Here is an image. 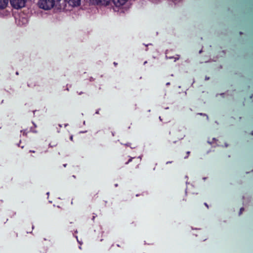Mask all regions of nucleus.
I'll list each match as a JSON object with an SVG mask.
<instances>
[{
    "label": "nucleus",
    "instance_id": "obj_1",
    "mask_svg": "<svg viewBox=\"0 0 253 253\" xmlns=\"http://www.w3.org/2000/svg\"><path fill=\"white\" fill-rule=\"evenodd\" d=\"M55 4L54 0H39L38 2L39 6L44 10L51 9Z\"/></svg>",
    "mask_w": 253,
    "mask_h": 253
},
{
    "label": "nucleus",
    "instance_id": "obj_2",
    "mask_svg": "<svg viewBox=\"0 0 253 253\" xmlns=\"http://www.w3.org/2000/svg\"><path fill=\"white\" fill-rule=\"evenodd\" d=\"M11 6L15 8L19 9L23 7L26 3V0H9Z\"/></svg>",
    "mask_w": 253,
    "mask_h": 253
},
{
    "label": "nucleus",
    "instance_id": "obj_3",
    "mask_svg": "<svg viewBox=\"0 0 253 253\" xmlns=\"http://www.w3.org/2000/svg\"><path fill=\"white\" fill-rule=\"evenodd\" d=\"M66 6L67 4L71 7H76L80 5L81 0H64Z\"/></svg>",
    "mask_w": 253,
    "mask_h": 253
},
{
    "label": "nucleus",
    "instance_id": "obj_4",
    "mask_svg": "<svg viewBox=\"0 0 253 253\" xmlns=\"http://www.w3.org/2000/svg\"><path fill=\"white\" fill-rule=\"evenodd\" d=\"M128 0H113V2L117 7H121L124 6Z\"/></svg>",
    "mask_w": 253,
    "mask_h": 253
},
{
    "label": "nucleus",
    "instance_id": "obj_5",
    "mask_svg": "<svg viewBox=\"0 0 253 253\" xmlns=\"http://www.w3.org/2000/svg\"><path fill=\"white\" fill-rule=\"evenodd\" d=\"M28 22L27 18L24 17L22 15L19 16L18 19L17 21L18 24L20 26H23L26 24Z\"/></svg>",
    "mask_w": 253,
    "mask_h": 253
},
{
    "label": "nucleus",
    "instance_id": "obj_6",
    "mask_svg": "<svg viewBox=\"0 0 253 253\" xmlns=\"http://www.w3.org/2000/svg\"><path fill=\"white\" fill-rule=\"evenodd\" d=\"M9 0H0V9L6 8L8 4Z\"/></svg>",
    "mask_w": 253,
    "mask_h": 253
},
{
    "label": "nucleus",
    "instance_id": "obj_7",
    "mask_svg": "<svg viewBox=\"0 0 253 253\" xmlns=\"http://www.w3.org/2000/svg\"><path fill=\"white\" fill-rule=\"evenodd\" d=\"M95 1L96 3H101L103 4H107L110 1V0H93Z\"/></svg>",
    "mask_w": 253,
    "mask_h": 253
},
{
    "label": "nucleus",
    "instance_id": "obj_8",
    "mask_svg": "<svg viewBox=\"0 0 253 253\" xmlns=\"http://www.w3.org/2000/svg\"><path fill=\"white\" fill-rule=\"evenodd\" d=\"M244 210V209L243 208H242L240 209V212H239V214L240 215L242 213V211Z\"/></svg>",
    "mask_w": 253,
    "mask_h": 253
},
{
    "label": "nucleus",
    "instance_id": "obj_9",
    "mask_svg": "<svg viewBox=\"0 0 253 253\" xmlns=\"http://www.w3.org/2000/svg\"><path fill=\"white\" fill-rule=\"evenodd\" d=\"M190 151H188V152H187V156H186V157H185V158H185V159L187 158H188V155H189V154H190Z\"/></svg>",
    "mask_w": 253,
    "mask_h": 253
},
{
    "label": "nucleus",
    "instance_id": "obj_10",
    "mask_svg": "<svg viewBox=\"0 0 253 253\" xmlns=\"http://www.w3.org/2000/svg\"><path fill=\"white\" fill-rule=\"evenodd\" d=\"M204 205H205L207 208H208V207H209V206H208V204H207L206 203H205L204 204Z\"/></svg>",
    "mask_w": 253,
    "mask_h": 253
},
{
    "label": "nucleus",
    "instance_id": "obj_11",
    "mask_svg": "<svg viewBox=\"0 0 253 253\" xmlns=\"http://www.w3.org/2000/svg\"><path fill=\"white\" fill-rule=\"evenodd\" d=\"M199 114L200 115H204V116L206 115V114H203V113H199Z\"/></svg>",
    "mask_w": 253,
    "mask_h": 253
},
{
    "label": "nucleus",
    "instance_id": "obj_12",
    "mask_svg": "<svg viewBox=\"0 0 253 253\" xmlns=\"http://www.w3.org/2000/svg\"><path fill=\"white\" fill-rule=\"evenodd\" d=\"M70 139H71V140H73V136L72 135H71L70 136Z\"/></svg>",
    "mask_w": 253,
    "mask_h": 253
},
{
    "label": "nucleus",
    "instance_id": "obj_13",
    "mask_svg": "<svg viewBox=\"0 0 253 253\" xmlns=\"http://www.w3.org/2000/svg\"><path fill=\"white\" fill-rule=\"evenodd\" d=\"M131 161V159H129V160L128 161V162L126 163V164H127L129 162Z\"/></svg>",
    "mask_w": 253,
    "mask_h": 253
},
{
    "label": "nucleus",
    "instance_id": "obj_14",
    "mask_svg": "<svg viewBox=\"0 0 253 253\" xmlns=\"http://www.w3.org/2000/svg\"><path fill=\"white\" fill-rule=\"evenodd\" d=\"M169 84H170V83H167L166 84H167V85H169Z\"/></svg>",
    "mask_w": 253,
    "mask_h": 253
},
{
    "label": "nucleus",
    "instance_id": "obj_15",
    "mask_svg": "<svg viewBox=\"0 0 253 253\" xmlns=\"http://www.w3.org/2000/svg\"><path fill=\"white\" fill-rule=\"evenodd\" d=\"M26 133H25V131H24V132H23V135H26Z\"/></svg>",
    "mask_w": 253,
    "mask_h": 253
},
{
    "label": "nucleus",
    "instance_id": "obj_16",
    "mask_svg": "<svg viewBox=\"0 0 253 253\" xmlns=\"http://www.w3.org/2000/svg\"><path fill=\"white\" fill-rule=\"evenodd\" d=\"M96 114H98V113H99V111H97L96 112Z\"/></svg>",
    "mask_w": 253,
    "mask_h": 253
},
{
    "label": "nucleus",
    "instance_id": "obj_17",
    "mask_svg": "<svg viewBox=\"0 0 253 253\" xmlns=\"http://www.w3.org/2000/svg\"><path fill=\"white\" fill-rule=\"evenodd\" d=\"M114 65H116L117 64L116 63H115V62H114Z\"/></svg>",
    "mask_w": 253,
    "mask_h": 253
},
{
    "label": "nucleus",
    "instance_id": "obj_18",
    "mask_svg": "<svg viewBox=\"0 0 253 253\" xmlns=\"http://www.w3.org/2000/svg\"><path fill=\"white\" fill-rule=\"evenodd\" d=\"M16 75H18V74H18V72H17L16 73Z\"/></svg>",
    "mask_w": 253,
    "mask_h": 253
},
{
    "label": "nucleus",
    "instance_id": "obj_19",
    "mask_svg": "<svg viewBox=\"0 0 253 253\" xmlns=\"http://www.w3.org/2000/svg\"><path fill=\"white\" fill-rule=\"evenodd\" d=\"M30 152H33V153H34V152H35V151H30Z\"/></svg>",
    "mask_w": 253,
    "mask_h": 253
},
{
    "label": "nucleus",
    "instance_id": "obj_20",
    "mask_svg": "<svg viewBox=\"0 0 253 253\" xmlns=\"http://www.w3.org/2000/svg\"><path fill=\"white\" fill-rule=\"evenodd\" d=\"M66 166V164L64 165V167H65Z\"/></svg>",
    "mask_w": 253,
    "mask_h": 253
},
{
    "label": "nucleus",
    "instance_id": "obj_21",
    "mask_svg": "<svg viewBox=\"0 0 253 253\" xmlns=\"http://www.w3.org/2000/svg\"><path fill=\"white\" fill-rule=\"evenodd\" d=\"M209 79V78H206V80Z\"/></svg>",
    "mask_w": 253,
    "mask_h": 253
},
{
    "label": "nucleus",
    "instance_id": "obj_22",
    "mask_svg": "<svg viewBox=\"0 0 253 253\" xmlns=\"http://www.w3.org/2000/svg\"><path fill=\"white\" fill-rule=\"evenodd\" d=\"M209 79V78H206V80Z\"/></svg>",
    "mask_w": 253,
    "mask_h": 253
},
{
    "label": "nucleus",
    "instance_id": "obj_23",
    "mask_svg": "<svg viewBox=\"0 0 253 253\" xmlns=\"http://www.w3.org/2000/svg\"><path fill=\"white\" fill-rule=\"evenodd\" d=\"M209 79V78H206V80Z\"/></svg>",
    "mask_w": 253,
    "mask_h": 253
},
{
    "label": "nucleus",
    "instance_id": "obj_24",
    "mask_svg": "<svg viewBox=\"0 0 253 253\" xmlns=\"http://www.w3.org/2000/svg\"><path fill=\"white\" fill-rule=\"evenodd\" d=\"M252 134L253 135V132Z\"/></svg>",
    "mask_w": 253,
    "mask_h": 253
}]
</instances>
